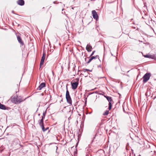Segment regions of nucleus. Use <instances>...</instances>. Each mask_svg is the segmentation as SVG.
Instances as JSON below:
<instances>
[{"instance_id":"6e6552de","label":"nucleus","mask_w":156,"mask_h":156,"mask_svg":"<svg viewBox=\"0 0 156 156\" xmlns=\"http://www.w3.org/2000/svg\"><path fill=\"white\" fill-rule=\"evenodd\" d=\"M45 86H46V84L45 83H42L38 86V87L37 89L39 90H41L43 88L45 87Z\"/></svg>"},{"instance_id":"f3484780","label":"nucleus","mask_w":156,"mask_h":156,"mask_svg":"<svg viewBox=\"0 0 156 156\" xmlns=\"http://www.w3.org/2000/svg\"><path fill=\"white\" fill-rule=\"evenodd\" d=\"M143 82L144 83H145L146 82V73L145 74L144 76L143 77Z\"/></svg>"},{"instance_id":"1a4fd4ad","label":"nucleus","mask_w":156,"mask_h":156,"mask_svg":"<svg viewBox=\"0 0 156 156\" xmlns=\"http://www.w3.org/2000/svg\"><path fill=\"white\" fill-rule=\"evenodd\" d=\"M17 40L19 43L22 45H23L24 44V43L22 41L21 37L19 36H17Z\"/></svg>"},{"instance_id":"c85d7f7f","label":"nucleus","mask_w":156,"mask_h":156,"mask_svg":"<svg viewBox=\"0 0 156 156\" xmlns=\"http://www.w3.org/2000/svg\"><path fill=\"white\" fill-rule=\"evenodd\" d=\"M145 95L146 96V92L145 93Z\"/></svg>"},{"instance_id":"2f4dec72","label":"nucleus","mask_w":156,"mask_h":156,"mask_svg":"<svg viewBox=\"0 0 156 156\" xmlns=\"http://www.w3.org/2000/svg\"><path fill=\"white\" fill-rule=\"evenodd\" d=\"M144 14H145V15H146V13H144Z\"/></svg>"},{"instance_id":"ddd939ff","label":"nucleus","mask_w":156,"mask_h":156,"mask_svg":"<svg viewBox=\"0 0 156 156\" xmlns=\"http://www.w3.org/2000/svg\"><path fill=\"white\" fill-rule=\"evenodd\" d=\"M17 4L20 5H23L24 4V2L23 0H19L17 2Z\"/></svg>"},{"instance_id":"7ed1b4c3","label":"nucleus","mask_w":156,"mask_h":156,"mask_svg":"<svg viewBox=\"0 0 156 156\" xmlns=\"http://www.w3.org/2000/svg\"><path fill=\"white\" fill-rule=\"evenodd\" d=\"M66 99L67 102L69 104L71 105L72 103V100H71V97L69 95V92L68 90L67 86H66Z\"/></svg>"},{"instance_id":"4be33fe9","label":"nucleus","mask_w":156,"mask_h":156,"mask_svg":"<svg viewBox=\"0 0 156 156\" xmlns=\"http://www.w3.org/2000/svg\"><path fill=\"white\" fill-rule=\"evenodd\" d=\"M92 58H90L89 60L87 62V63L88 64L92 60Z\"/></svg>"},{"instance_id":"6ab92c4d","label":"nucleus","mask_w":156,"mask_h":156,"mask_svg":"<svg viewBox=\"0 0 156 156\" xmlns=\"http://www.w3.org/2000/svg\"><path fill=\"white\" fill-rule=\"evenodd\" d=\"M109 111L106 110L104 113L103 114L104 115H107L108 114Z\"/></svg>"},{"instance_id":"4468645a","label":"nucleus","mask_w":156,"mask_h":156,"mask_svg":"<svg viewBox=\"0 0 156 156\" xmlns=\"http://www.w3.org/2000/svg\"><path fill=\"white\" fill-rule=\"evenodd\" d=\"M46 114V112H43V116H42V119L39 121V122H41V121L42 122H43V119L44 118L45 115Z\"/></svg>"},{"instance_id":"2eb2a0df","label":"nucleus","mask_w":156,"mask_h":156,"mask_svg":"<svg viewBox=\"0 0 156 156\" xmlns=\"http://www.w3.org/2000/svg\"><path fill=\"white\" fill-rule=\"evenodd\" d=\"M0 108L3 110H5L6 109L5 106V105L0 103Z\"/></svg>"},{"instance_id":"423d86ee","label":"nucleus","mask_w":156,"mask_h":156,"mask_svg":"<svg viewBox=\"0 0 156 156\" xmlns=\"http://www.w3.org/2000/svg\"><path fill=\"white\" fill-rule=\"evenodd\" d=\"M92 16L93 18L95 20H97L98 19V16L96 11L94 10L92 11Z\"/></svg>"},{"instance_id":"cd10ccee","label":"nucleus","mask_w":156,"mask_h":156,"mask_svg":"<svg viewBox=\"0 0 156 156\" xmlns=\"http://www.w3.org/2000/svg\"><path fill=\"white\" fill-rule=\"evenodd\" d=\"M87 59V58H85V61H86V60Z\"/></svg>"},{"instance_id":"c756f323","label":"nucleus","mask_w":156,"mask_h":156,"mask_svg":"<svg viewBox=\"0 0 156 156\" xmlns=\"http://www.w3.org/2000/svg\"><path fill=\"white\" fill-rule=\"evenodd\" d=\"M142 18H143V19H144V17L143 16H142Z\"/></svg>"},{"instance_id":"393cba45","label":"nucleus","mask_w":156,"mask_h":156,"mask_svg":"<svg viewBox=\"0 0 156 156\" xmlns=\"http://www.w3.org/2000/svg\"><path fill=\"white\" fill-rule=\"evenodd\" d=\"M95 51H93L92 52V53H91V55H90V56H91L92 55H93L95 53Z\"/></svg>"},{"instance_id":"a211bd4d","label":"nucleus","mask_w":156,"mask_h":156,"mask_svg":"<svg viewBox=\"0 0 156 156\" xmlns=\"http://www.w3.org/2000/svg\"><path fill=\"white\" fill-rule=\"evenodd\" d=\"M148 45L150 48L151 49H152L153 48V45H151L149 43L147 42V45Z\"/></svg>"},{"instance_id":"9b49d317","label":"nucleus","mask_w":156,"mask_h":156,"mask_svg":"<svg viewBox=\"0 0 156 156\" xmlns=\"http://www.w3.org/2000/svg\"><path fill=\"white\" fill-rule=\"evenodd\" d=\"M92 48V46L90 44H87L86 47V49L88 52H90L91 51Z\"/></svg>"},{"instance_id":"aec40b11","label":"nucleus","mask_w":156,"mask_h":156,"mask_svg":"<svg viewBox=\"0 0 156 156\" xmlns=\"http://www.w3.org/2000/svg\"><path fill=\"white\" fill-rule=\"evenodd\" d=\"M108 105V109L109 110H110L112 108V103H109Z\"/></svg>"},{"instance_id":"f257e3e1","label":"nucleus","mask_w":156,"mask_h":156,"mask_svg":"<svg viewBox=\"0 0 156 156\" xmlns=\"http://www.w3.org/2000/svg\"><path fill=\"white\" fill-rule=\"evenodd\" d=\"M26 98L24 99H23V98L21 96H14L12 98H11L12 101L16 104H18L20 103L25 100Z\"/></svg>"},{"instance_id":"f8f14e48","label":"nucleus","mask_w":156,"mask_h":156,"mask_svg":"<svg viewBox=\"0 0 156 156\" xmlns=\"http://www.w3.org/2000/svg\"><path fill=\"white\" fill-rule=\"evenodd\" d=\"M104 97L106 98L108 101L109 103H112V102L113 101L111 97L105 95L104 96Z\"/></svg>"},{"instance_id":"39448f33","label":"nucleus","mask_w":156,"mask_h":156,"mask_svg":"<svg viewBox=\"0 0 156 156\" xmlns=\"http://www.w3.org/2000/svg\"><path fill=\"white\" fill-rule=\"evenodd\" d=\"M78 81L76 82H71V84L72 86V88L73 89H76L78 85Z\"/></svg>"},{"instance_id":"20e7f679","label":"nucleus","mask_w":156,"mask_h":156,"mask_svg":"<svg viewBox=\"0 0 156 156\" xmlns=\"http://www.w3.org/2000/svg\"><path fill=\"white\" fill-rule=\"evenodd\" d=\"M45 56H46V54L44 52L43 54V55H42V56L41 58V61L40 62V68L41 67V66L43 64V63H44V59H45Z\"/></svg>"},{"instance_id":"f03ea898","label":"nucleus","mask_w":156,"mask_h":156,"mask_svg":"<svg viewBox=\"0 0 156 156\" xmlns=\"http://www.w3.org/2000/svg\"><path fill=\"white\" fill-rule=\"evenodd\" d=\"M154 145L152 144L149 143L147 144V151L149 153L148 155L149 154V156H153V155L154 154V151H153L152 148L154 147Z\"/></svg>"},{"instance_id":"dca6fc26","label":"nucleus","mask_w":156,"mask_h":156,"mask_svg":"<svg viewBox=\"0 0 156 156\" xmlns=\"http://www.w3.org/2000/svg\"><path fill=\"white\" fill-rule=\"evenodd\" d=\"M151 76V74L150 73H147V81L149 80Z\"/></svg>"},{"instance_id":"9d476101","label":"nucleus","mask_w":156,"mask_h":156,"mask_svg":"<svg viewBox=\"0 0 156 156\" xmlns=\"http://www.w3.org/2000/svg\"><path fill=\"white\" fill-rule=\"evenodd\" d=\"M147 58H151L152 59H155L156 58V57L154 55L147 54Z\"/></svg>"},{"instance_id":"72a5a7b5","label":"nucleus","mask_w":156,"mask_h":156,"mask_svg":"<svg viewBox=\"0 0 156 156\" xmlns=\"http://www.w3.org/2000/svg\"><path fill=\"white\" fill-rule=\"evenodd\" d=\"M140 156V155H139V156Z\"/></svg>"},{"instance_id":"a878e982","label":"nucleus","mask_w":156,"mask_h":156,"mask_svg":"<svg viewBox=\"0 0 156 156\" xmlns=\"http://www.w3.org/2000/svg\"><path fill=\"white\" fill-rule=\"evenodd\" d=\"M84 72H85L86 71H89V70L87 69H84Z\"/></svg>"},{"instance_id":"0eeeda50","label":"nucleus","mask_w":156,"mask_h":156,"mask_svg":"<svg viewBox=\"0 0 156 156\" xmlns=\"http://www.w3.org/2000/svg\"><path fill=\"white\" fill-rule=\"evenodd\" d=\"M39 124L40 126L42 128L43 131L44 132L45 131L49 128L48 127H47L46 129H45L44 126L43 122H42L41 121V122H39Z\"/></svg>"},{"instance_id":"412c9836","label":"nucleus","mask_w":156,"mask_h":156,"mask_svg":"<svg viewBox=\"0 0 156 156\" xmlns=\"http://www.w3.org/2000/svg\"><path fill=\"white\" fill-rule=\"evenodd\" d=\"M150 91L148 90V89H147V96H149L150 95Z\"/></svg>"},{"instance_id":"473e14b6","label":"nucleus","mask_w":156,"mask_h":156,"mask_svg":"<svg viewBox=\"0 0 156 156\" xmlns=\"http://www.w3.org/2000/svg\"><path fill=\"white\" fill-rule=\"evenodd\" d=\"M12 13H13V11H12Z\"/></svg>"},{"instance_id":"b1692460","label":"nucleus","mask_w":156,"mask_h":156,"mask_svg":"<svg viewBox=\"0 0 156 156\" xmlns=\"http://www.w3.org/2000/svg\"><path fill=\"white\" fill-rule=\"evenodd\" d=\"M14 142H16V143H18L19 141V140L18 139H15L14 140Z\"/></svg>"},{"instance_id":"bb28decb","label":"nucleus","mask_w":156,"mask_h":156,"mask_svg":"<svg viewBox=\"0 0 156 156\" xmlns=\"http://www.w3.org/2000/svg\"><path fill=\"white\" fill-rule=\"evenodd\" d=\"M144 56L146 58V55H144Z\"/></svg>"},{"instance_id":"7c9ffc66","label":"nucleus","mask_w":156,"mask_h":156,"mask_svg":"<svg viewBox=\"0 0 156 156\" xmlns=\"http://www.w3.org/2000/svg\"><path fill=\"white\" fill-rule=\"evenodd\" d=\"M53 3H55V2H53Z\"/></svg>"},{"instance_id":"5701e85b","label":"nucleus","mask_w":156,"mask_h":156,"mask_svg":"<svg viewBox=\"0 0 156 156\" xmlns=\"http://www.w3.org/2000/svg\"><path fill=\"white\" fill-rule=\"evenodd\" d=\"M97 56H92L91 58H92V59L93 60L94 59H95L96 58Z\"/></svg>"}]
</instances>
